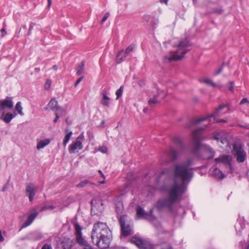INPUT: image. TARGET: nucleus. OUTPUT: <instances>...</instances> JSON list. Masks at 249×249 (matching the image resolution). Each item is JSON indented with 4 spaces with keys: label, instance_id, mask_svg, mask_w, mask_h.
I'll return each instance as SVG.
<instances>
[{
    "label": "nucleus",
    "instance_id": "1",
    "mask_svg": "<svg viewBox=\"0 0 249 249\" xmlns=\"http://www.w3.org/2000/svg\"><path fill=\"white\" fill-rule=\"evenodd\" d=\"M192 160L188 159L184 163L177 164L173 171L174 184L168 190V197L159 200L157 207L160 210L164 207L172 210V205L182 196L187 190V185L193 177L194 173L190 168Z\"/></svg>",
    "mask_w": 249,
    "mask_h": 249
},
{
    "label": "nucleus",
    "instance_id": "2",
    "mask_svg": "<svg viewBox=\"0 0 249 249\" xmlns=\"http://www.w3.org/2000/svg\"><path fill=\"white\" fill-rule=\"evenodd\" d=\"M204 129L203 127H199L192 132L190 152L198 158L209 160L214 156L215 151L210 146L201 143L203 140L201 133Z\"/></svg>",
    "mask_w": 249,
    "mask_h": 249
},
{
    "label": "nucleus",
    "instance_id": "3",
    "mask_svg": "<svg viewBox=\"0 0 249 249\" xmlns=\"http://www.w3.org/2000/svg\"><path fill=\"white\" fill-rule=\"evenodd\" d=\"M111 231L106 223H95L92 231V243L101 249L108 248L111 241Z\"/></svg>",
    "mask_w": 249,
    "mask_h": 249
},
{
    "label": "nucleus",
    "instance_id": "4",
    "mask_svg": "<svg viewBox=\"0 0 249 249\" xmlns=\"http://www.w3.org/2000/svg\"><path fill=\"white\" fill-rule=\"evenodd\" d=\"M190 44L188 41L185 40L181 41L177 46V50L174 54L170 56H165L164 60L165 61L171 62L177 61L182 58L185 54L190 50Z\"/></svg>",
    "mask_w": 249,
    "mask_h": 249
},
{
    "label": "nucleus",
    "instance_id": "5",
    "mask_svg": "<svg viewBox=\"0 0 249 249\" xmlns=\"http://www.w3.org/2000/svg\"><path fill=\"white\" fill-rule=\"evenodd\" d=\"M226 107V106L225 105H220L217 108L215 109L213 114L208 116L206 117H202L199 119H194L192 120L189 124L186 125V127L189 128L194 124H199L200 122L205 120H209L211 121L212 118L213 119V121H215L216 122H225V121L224 120H216L215 117L221 115L222 114L221 111Z\"/></svg>",
    "mask_w": 249,
    "mask_h": 249
},
{
    "label": "nucleus",
    "instance_id": "6",
    "mask_svg": "<svg viewBox=\"0 0 249 249\" xmlns=\"http://www.w3.org/2000/svg\"><path fill=\"white\" fill-rule=\"evenodd\" d=\"M85 137L84 133L80 134L75 141L73 142L69 146V152L70 153H75L81 150L83 148V142L84 141Z\"/></svg>",
    "mask_w": 249,
    "mask_h": 249
},
{
    "label": "nucleus",
    "instance_id": "7",
    "mask_svg": "<svg viewBox=\"0 0 249 249\" xmlns=\"http://www.w3.org/2000/svg\"><path fill=\"white\" fill-rule=\"evenodd\" d=\"M127 216L125 215H122L119 219L120 224L121 227L122 234L124 236H127L133 233V231L131 227L125 224V221Z\"/></svg>",
    "mask_w": 249,
    "mask_h": 249
},
{
    "label": "nucleus",
    "instance_id": "8",
    "mask_svg": "<svg viewBox=\"0 0 249 249\" xmlns=\"http://www.w3.org/2000/svg\"><path fill=\"white\" fill-rule=\"evenodd\" d=\"M38 214L36 208H33L29 212L26 220L22 224L20 231L31 225Z\"/></svg>",
    "mask_w": 249,
    "mask_h": 249
},
{
    "label": "nucleus",
    "instance_id": "9",
    "mask_svg": "<svg viewBox=\"0 0 249 249\" xmlns=\"http://www.w3.org/2000/svg\"><path fill=\"white\" fill-rule=\"evenodd\" d=\"M130 242L136 245L140 249H153L152 245L136 236L132 237Z\"/></svg>",
    "mask_w": 249,
    "mask_h": 249
},
{
    "label": "nucleus",
    "instance_id": "10",
    "mask_svg": "<svg viewBox=\"0 0 249 249\" xmlns=\"http://www.w3.org/2000/svg\"><path fill=\"white\" fill-rule=\"evenodd\" d=\"M76 239L78 244L81 246L87 247L89 245L87 241L82 236V228L77 223L75 224Z\"/></svg>",
    "mask_w": 249,
    "mask_h": 249
},
{
    "label": "nucleus",
    "instance_id": "11",
    "mask_svg": "<svg viewBox=\"0 0 249 249\" xmlns=\"http://www.w3.org/2000/svg\"><path fill=\"white\" fill-rule=\"evenodd\" d=\"M37 190V187L33 183H27L26 184V195L29 197L30 202L33 201Z\"/></svg>",
    "mask_w": 249,
    "mask_h": 249
},
{
    "label": "nucleus",
    "instance_id": "12",
    "mask_svg": "<svg viewBox=\"0 0 249 249\" xmlns=\"http://www.w3.org/2000/svg\"><path fill=\"white\" fill-rule=\"evenodd\" d=\"M14 107V102L11 97H7L4 99L0 100V112L4 111L5 109H11Z\"/></svg>",
    "mask_w": 249,
    "mask_h": 249
},
{
    "label": "nucleus",
    "instance_id": "13",
    "mask_svg": "<svg viewBox=\"0 0 249 249\" xmlns=\"http://www.w3.org/2000/svg\"><path fill=\"white\" fill-rule=\"evenodd\" d=\"M46 110L50 109L54 112H61L63 115L65 114V111L63 109L61 108L58 105V102L55 98H52L49 103L47 104V107L45 108Z\"/></svg>",
    "mask_w": 249,
    "mask_h": 249
},
{
    "label": "nucleus",
    "instance_id": "14",
    "mask_svg": "<svg viewBox=\"0 0 249 249\" xmlns=\"http://www.w3.org/2000/svg\"><path fill=\"white\" fill-rule=\"evenodd\" d=\"M233 150L236 157L237 161L239 162H243L246 159V153L242 148L236 144H234Z\"/></svg>",
    "mask_w": 249,
    "mask_h": 249
},
{
    "label": "nucleus",
    "instance_id": "15",
    "mask_svg": "<svg viewBox=\"0 0 249 249\" xmlns=\"http://www.w3.org/2000/svg\"><path fill=\"white\" fill-rule=\"evenodd\" d=\"M165 95V93L163 90H158V95H155L152 98H150L148 101V104L152 106L156 104L160 103L161 99H163Z\"/></svg>",
    "mask_w": 249,
    "mask_h": 249
},
{
    "label": "nucleus",
    "instance_id": "16",
    "mask_svg": "<svg viewBox=\"0 0 249 249\" xmlns=\"http://www.w3.org/2000/svg\"><path fill=\"white\" fill-rule=\"evenodd\" d=\"M137 215L139 218H147L150 217L154 218V216L153 215V210L151 209L149 212H146L141 207L138 206L137 207Z\"/></svg>",
    "mask_w": 249,
    "mask_h": 249
},
{
    "label": "nucleus",
    "instance_id": "17",
    "mask_svg": "<svg viewBox=\"0 0 249 249\" xmlns=\"http://www.w3.org/2000/svg\"><path fill=\"white\" fill-rule=\"evenodd\" d=\"M213 139L217 141V142H220L223 144H228V142L226 138V135L224 131H216L213 134Z\"/></svg>",
    "mask_w": 249,
    "mask_h": 249
},
{
    "label": "nucleus",
    "instance_id": "18",
    "mask_svg": "<svg viewBox=\"0 0 249 249\" xmlns=\"http://www.w3.org/2000/svg\"><path fill=\"white\" fill-rule=\"evenodd\" d=\"M216 162H220L223 163L226 166L231 167V159L229 155H222L214 159Z\"/></svg>",
    "mask_w": 249,
    "mask_h": 249
},
{
    "label": "nucleus",
    "instance_id": "19",
    "mask_svg": "<svg viewBox=\"0 0 249 249\" xmlns=\"http://www.w3.org/2000/svg\"><path fill=\"white\" fill-rule=\"evenodd\" d=\"M15 117V115L10 112L5 114V111L0 112V120L7 124L9 123Z\"/></svg>",
    "mask_w": 249,
    "mask_h": 249
},
{
    "label": "nucleus",
    "instance_id": "20",
    "mask_svg": "<svg viewBox=\"0 0 249 249\" xmlns=\"http://www.w3.org/2000/svg\"><path fill=\"white\" fill-rule=\"evenodd\" d=\"M245 226L244 217L239 216L235 225V230L238 233L241 232Z\"/></svg>",
    "mask_w": 249,
    "mask_h": 249
},
{
    "label": "nucleus",
    "instance_id": "21",
    "mask_svg": "<svg viewBox=\"0 0 249 249\" xmlns=\"http://www.w3.org/2000/svg\"><path fill=\"white\" fill-rule=\"evenodd\" d=\"M61 244L63 249H71L74 245L72 240L69 238H64L61 241Z\"/></svg>",
    "mask_w": 249,
    "mask_h": 249
},
{
    "label": "nucleus",
    "instance_id": "22",
    "mask_svg": "<svg viewBox=\"0 0 249 249\" xmlns=\"http://www.w3.org/2000/svg\"><path fill=\"white\" fill-rule=\"evenodd\" d=\"M128 54L125 53V52L124 51V50L120 51L116 58V61L117 63H120L123 61H124V58L128 56Z\"/></svg>",
    "mask_w": 249,
    "mask_h": 249
},
{
    "label": "nucleus",
    "instance_id": "23",
    "mask_svg": "<svg viewBox=\"0 0 249 249\" xmlns=\"http://www.w3.org/2000/svg\"><path fill=\"white\" fill-rule=\"evenodd\" d=\"M103 98L101 103L105 106L109 107L110 98L107 96V93L106 90L103 91L102 93Z\"/></svg>",
    "mask_w": 249,
    "mask_h": 249
},
{
    "label": "nucleus",
    "instance_id": "24",
    "mask_svg": "<svg viewBox=\"0 0 249 249\" xmlns=\"http://www.w3.org/2000/svg\"><path fill=\"white\" fill-rule=\"evenodd\" d=\"M167 155L171 161L176 160L178 157V152L174 149H171L168 152Z\"/></svg>",
    "mask_w": 249,
    "mask_h": 249
},
{
    "label": "nucleus",
    "instance_id": "25",
    "mask_svg": "<svg viewBox=\"0 0 249 249\" xmlns=\"http://www.w3.org/2000/svg\"><path fill=\"white\" fill-rule=\"evenodd\" d=\"M212 174L217 179H222L225 177L224 174L217 168H215L213 170Z\"/></svg>",
    "mask_w": 249,
    "mask_h": 249
},
{
    "label": "nucleus",
    "instance_id": "26",
    "mask_svg": "<svg viewBox=\"0 0 249 249\" xmlns=\"http://www.w3.org/2000/svg\"><path fill=\"white\" fill-rule=\"evenodd\" d=\"M50 142V140L49 139L42 140L39 141L36 145V148L38 150L41 149L48 145Z\"/></svg>",
    "mask_w": 249,
    "mask_h": 249
},
{
    "label": "nucleus",
    "instance_id": "27",
    "mask_svg": "<svg viewBox=\"0 0 249 249\" xmlns=\"http://www.w3.org/2000/svg\"><path fill=\"white\" fill-rule=\"evenodd\" d=\"M85 71V62L82 61L81 63L78 65L76 67V74L80 76Z\"/></svg>",
    "mask_w": 249,
    "mask_h": 249
},
{
    "label": "nucleus",
    "instance_id": "28",
    "mask_svg": "<svg viewBox=\"0 0 249 249\" xmlns=\"http://www.w3.org/2000/svg\"><path fill=\"white\" fill-rule=\"evenodd\" d=\"M65 131L67 132V134H66L64 139L63 140V144L64 146H66L68 142H69L72 134V131H69L68 129H66Z\"/></svg>",
    "mask_w": 249,
    "mask_h": 249
},
{
    "label": "nucleus",
    "instance_id": "29",
    "mask_svg": "<svg viewBox=\"0 0 249 249\" xmlns=\"http://www.w3.org/2000/svg\"><path fill=\"white\" fill-rule=\"evenodd\" d=\"M174 143L178 148L182 149L183 145L180 138L179 137H175L173 139Z\"/></svg>",
    "mask_w": 249,
    "mask_h": 249
},
{
    "label": "nucleus",
    "instance_id": "30",
    "mask_svg": "<svg viewBox=\"0 0 249 249\" xmlns=\"http://www.w3.org/2000/svg\"><path fill=\"white\" fill-rule=\"evenodd\" d=\"M22 107L21 106V102H18L16 105L15 110L18 111V112L21 116L24 115L23 112H22Z\"/></svg>",
    "mask_w": 249,
    "mask_h": 249
},
{
    "label": "nucleus",
    "instance_id": "31",
    "mask_svg": "<svg viewBox=\"0 0 249 249\" xmlns=\"http://www.w3.org/2000/svg\"><path fill=\"white\" fill-rule=\"evenodd\" d=\"M239 247L241 249H249V241H243L239 243Z\"/></svg>",
    "mask_w": 249,
    "mask_h": 249
},
{
    "label": "nucleus",
    "instance_id": "32",
    "mask_svg": "<svg viewBox=\"0 0 249 249\" xmlns=\"http://www.w3.org/2000/svg\"><path fill=\"white\" fill-rule=\"evenodd\" d=\"M201 81L207 85H210L213 87H216L217 86L216 84L213 82V81L209 78H205L204 79H202Z\"/></svg>",
    "mask_w": 249,
    "mask_h": 249
},
{
    "label": "nucleus",
    "instance_id": "33",
    "mask_svg": "<svg viewBox=\"0 0 249 249\" xmlns=\"http://www.w3.org/2000/svg\"><path fill=\"white\" fill-rule=\"evenodd\" d=\"M89 183V181L88 179H85L84 180L81 181L79 183H78L76 187L78 188H82L85 187L86 185L88 184Z\"/></svg>",
    "mask_w": 249,
    "mask_h": 249
},
{
    "label": "nucleus",
    "instance_id": "34",
    "mask_svg": "<svg viewBox=\"0 0 249 249\" xmlns=\"http://www.w3.org/2000/svg\"><path fill=\"white\" fill-rule=\"evenodd\" d=\"M123 89L124 87L122 86L118 89L117 90L116 92V95L117 96L116 99H118L122 95L123 92Z\"/></svg>",
    "mask_w": 249,
    "mask_h": 249
},
{
    "label": "nucleus",
    "instance_id": "35",
    "mask_svg": "<svg viewBox=\"0 0 249 249\" xmlns=\"http://www.w3.org/2000/svg\"><path fill=\"white\" fill-rule=\"evenodd\" d=\"M55 206H53V205H47V206H44L43 207H42L41 209H40V211L41 212H43V211H46V210H53L55 208Z\"/></svg>",
    "mask_w": 249,
    "mask_h": 249
},
{
    "label": "nucleus",
    "instance_id": "36",
    "mask_svg": "<svg viewBox=\"0 0 249 249\" xmlns=\"http://www.w3.org/2000/svg\"><path fill=\"white\" fill-rule=\"evenodd\" d=\"M134 47L133 45H129L125 50V53L129 54L131 52L133 51Z\"/></svg>",
    "mask_w": 249,
    "mask_h": 249
},
{
    "label": "nucleus",
    "instance_id": "37",
    "mask_svg": "<svg viewBox=\"0 0 249 249\" xmlns=\"http://www.w3.org/2000/svg\"><path fill=\"white\" fill-rule=\"evenodd\" d=\"M35 25V24L33 22H31L30 23V26H29V28L28 32V35L29 36L31 35L32 31Z\"/></svg>",
    "mask_w": 249,
    "mask_h": 249
},
{
    "label": "nucleus",
    "instance_id": "38",
    "mask_svg": "<svg viewBox=\"0 0 249 249\" xmlns=\"http://www.w3.org/2000/svg\"><path fill=\"white\" fill-rule=\"evenodd\" d=\"M52 82L50 80H47L45 84V88L47 89H49L51 86Z\"/></svg>",
    "mask_w": 249,
    "mask_h": 249
},
{
    "label": "nucleus",
    "instance_id": "39",
    "mask_svg": "<svg viewBox=\"0 0 249 249\" xmlns=\"http://www.w3.org/2000/svg\"><path fill=\"white\" fill-rule=\"evenodd\" d=\"M41 249H53L52 246L50 244H45Z\"/></svg>",
    "mask_w": 249,
    "mask_h": 249
},
{
    "label": "nucleus",
    "instance_id": "40",
    "mask_svg": "<svg viewBox=\"0 0 249 249\" xmlns=\"http://www.w3.org/2000/svg\"><path fill=\"white\" fill-rule=\"evenodd\" d=\"M99 151L103 153H106L107 152V148L106 146H101L99 147Z\"/></svg>",
    "mask_w": 249,
    "mask_h": 249
},
{
    "label": "nucleus",
    "instance_id": "41",
    "mask_svg": "<svg viewBox=\"0 0 249 249\" xmlns=\"http://www.w3.org/2000/svg\"><path fill=\"white\" fill-rule=\"evenodd\" d=\"M109 15V13L108 12L106 13L105 15H104L103 19H102L101 21V24H103V23L107 19V18H108Z\"/></svg>",
    "mask_w": 249,
    "mask_h": 249
},
{
    "label": "nucleus",
    "instance_id": "42",
    "mask_svg": "<svg viewBox=\"0 0 249 249\" xmlns=\"http://www.w3.org/2000/svg\"><path fill=\"white\" fill-rule=\"evenodd\" d=\"M142 18L144 21L148 22L151 18V17L149 15H145L143 16Z\"/></svg>",
    "mask_w": 249,
    "mask_h": 249
},
{
    "label": "nucleus",
    "instance_id": "43",
    "mask_svg": "<svg viewBox=\"0 0 249 249\" xmlns=\"http://www.w3.org/2000/svg\"><path fill=\"white\" fill-rule=\"evenodd\" d=\"M0 32L2 37H3L7 34L5 25H4L3 27L0 30Z\"/></svg>",
    "mask_w": 249,
    "mask_h": 249
},
{
    "label": "nucleus",
    "instance_id": "44",
    "mask_svg": "<svg viewBox=\"0 0 249 249\" xmlns=\"http://www.w3.org/2000/svg\"><path fill=\"white\" fill-rule=\"evenodd\" d=\"M223 10L221 8L215 9L213 10V13L217 14H221Z\"/></svg>",
    "mask_w": 249,
    "mask_h": 249
},
{
    "label": "nucleus",
    "instance_id": "45",
    "mask_svg": "<svg viewBox=\"0 0 249 249\" xmlns=\"http://www.w3.org/2000/svg\"><path fill=\"white\" fill-rule=\"evenodd\" d=\"M84 79V77H81L79 79H77V80L76 81V82L74 84V87H76L80 83V82Z\"/></svg>",
    "mask_w": 249,
    "mask_h": 249
},
{
    "label": "nucleus",
    "instance_id": "46",
    "mask_svg": "<svg viewBox=\"0 0 249 249\" xmlns=\"http://www.w3.org/2000/svg\"><path fill=\"white\" fill-rule=\"evenodd\" d=\"M248 102V98H243L240 102V104L241 105H243L245 103H247Z\"/></svg>",
    "mask_w": 249,
    "mask_h": 249
},
{
    "label": "nucleus",
    "instance_id": "47",
    "mask_svg": "<svg viewBox=\"0 0 249 249\" xmlns=\"http://www.w3.org/2000/svg\"><path fill=\"white\" fill-rule=\"evenodd\" d=\"M223 68V66H221L218 69V70L215 72L214 75H218V74H219L221 72V71H222Z\"/></svg>",
    "mask_w": 249,
    "mask_h": 249
},
{
    "label": "nucleus",
    "instance_id": "48",
    "mask_svg": "<svg viewBox=\"0 0 249 249\" xmlns=\"http://www.w3.org/2000/svg\"><path fill=\"white\" fill-rule=\"evenodd\" d=\"M54 114L55 115V117L53 120V122H54V123H56L59 119L58 112H54Z\"/></svg>",
    "mask_w": 249,
    "mask_h": 249
},
{
    "label": "nucleus",
    "instance_id": "49",
    "mask_svg": "<svg viewBox=\"0 0 249 249\" xmlns=\"http://www.w3.org/2000/svg\"><path fill=\"white\" fill-rule=\"evenodd\" d=\"M229 89L230 91H233V82H230V86L229 87Z\"/></svg>",
    "mask_w": 249,
    "mask_h": 249
},
{
    "label": "nucleus",
    "instance_id": "50",
    "mask_svg": "<svg viewBox=\"0 0 249 249\" xmlns=\"http://www.w3.org/2000/svg\"><path fill=\"white\" fill-rule=\"evenodd\" d=\"M8 185H9V183H8V182H7L6 184H5L3 186V188H2V190H1V191L2 192H5L7 190V188L8 187Z\"/></svg>",
    "mask_w": 249,
    "mask_h": 249
},
{
    "label": "nucleus",
    "instance_id": "51",
    "mask_svg": "<svg viewBox=\"0 0 249 249\" xmlns=\"http://www.w3.org/2000/svg\"><path fill=\"white\" fill-rule=\"evenodd\" d=\"M4 240V238L2 234V232L0 231V242H2Z\"/></svg>",
    "mask_w": 249,
    "mask_h": 249
},
{
    "label": "nucleus",
    "instance_id": "52",
    "mask_svg": "<svg viewBox=\"0 0 249 249\" xmlns=\"http://www.w3.org/2000/svg\"><path fill=\"white\" fill-rule=\"evenodd\" d=\"M47 1H48L47 7H48V8H50L51 6L52 0H47Z\"/></svg>",
    "mask_w": 249,
    "mask_h": 249
},
{
    "label": "nucleus",
    "instance_id": "53",
    "mask_svg": "<svg viewBox=\"0 0 249 249\" xmlns=\"http://www.w3.org/2000/svg\"><path fill=\"white\" fill-rule=\"evenodd\" d=\"M113 249H127L126 248L123 247L116 246L113 248Z\"/></svg>",
    "mask_w": 249,
    "mask_h": 249
},
{
    "label": "nucleus",
    "instance_id": "54",
    "mask_svg": "<svg viewBox=\"0 0 249 249\" xmlns=\"http://www.w3.org/2000/svg\"><path fill=\"white\" fill-rule=\"evenodd\" d=\"M168 0H160V2L161 3H164L165 4H166V5L168 3Z\"/></svg>",
    "mask_w": 249,
    "mask_h": 249
},
{
    "label": "nucleus",
    "instance_id": "55",
    "mask_svg": "<svg viewBox=\"0 0 249 249\" xmlns=\"http://www.w3.org/2000/svg\"><path fill=\"white\" fill-rule=\"evenodd\" d=\"M83 249H93L91 246L89 245L83 248Z\"/></svg>",
    "mask_w": 249,
    "mask_h": 249
},
{
    "label": "nucleus",
    "instance_id": "56",
    "mask_svg": "<svg viewBox=\"0 0 249 249\" xmlns=\"http://www.w3.org/2000/svg\"><path fill=\"white\" fill-rule=\"evenodd\" d=\"M99 173L101 174V175L102 176V177L103 178H105V176L104 175V174H103L101 170H99L98 171Z\"/></svg>",
    "mask_w": 249,
    "mask_h": 249
},
{
    "label": "nucleus",
    "instance_id": "57",
    "mask_svg": "<svg viewBox=\"0 0 249 249\" xmlns=\"http://www.w3.org/2000/svg\"><path fill=\"white\" fill-rule=\"evenodd\" d=\"M57 66L56 65H54L53 66V69L54 70V71H56L57 70Z\"/></svg>",
    "mask_w": 249,
    "mask_h": 249
},
{
    "label": "nucleus",
    "instance_id": "58",
    "mask_svg": "<svg viewBox=\"0 0 249 249\" xmlns=\"http://www.w3.org/2000/svg\"><path fill=\"white\" fill-rule=\"evenodd\" d=\"M148 109L147 108H144L143 110L144 113H146L148 111Z\"/></svg>",
    "mask_w": 249,
    "mask_h": 249
},
{
    "label": "nucleus",
    "instance_id": "59",
    "mask_svg": "<svg viewBox=\"0 0 249 249\" xmlns=\"http://www.w3.org/2000/svg\"><path fill=\"white\" fill-rule=\"evenodd\" d=\"M162 249H173L172 248L171 246H168L167 248L164 249L162 248Z\"/></svg>",
    "mask_w": 249,
    "mask_h": 249
},
{
    "label": "nucleus",
    "instance_id": "60",
    "mask_svg": "<svg viewBox=\"0 0 249 249\" xmlns=\"http://www.w3.org/2000/svg\"><path fill=\"white\" fill-rule=\"evenodd\" d=\"M105 183V180L102 181L100 182L101 184H104Z\"/></svg>",
    "mask_w": 249,
    "mask_h": 249
},
{
    "label": "nucleus",
    "instance_id": "61",
    "mask_svg": "<svg viewBox=\"0 0 249 249\" xmlns=\"http://www.w3.org/2000/svg\"><path fill=\"white\" fill-rule=\"evenodd\" d=\"M23 28L24 29H26V25H24L23 26Z\"/></svg>",
    "mask_w": 249,
    "mask_h": 249
}]
</instances>
